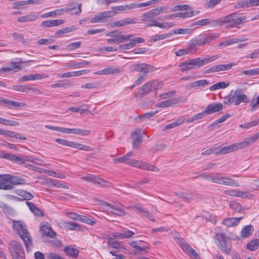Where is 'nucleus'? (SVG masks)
I'll return each instance as SVG.
<instances>
[{
  "instance_id": "nucleus-41",
  "label": "nucleus",
  "mask_w": 259,
  "mask_h": 259,
  "mask_svg": "<svg viewBox=\"0 0 259 259\" xmlns=\"http://www.w3.org/2000/svg\"><path fill=\"white\" fill-rule=\"evenodd\" d=\"M118 71V69L115 67H109L103 70L98 71L95 73L98 75H109L117 73Z\"/></svg>"
},
{
  "instance_id": "nucleus-13",
  "label": "nucleus",
  "mask_w": 259,
  "mask_h": 259,
  "mask_svg": "<svg viewBox=\"0 0 259 259\" xmlns=\"http://www.w3.org/2000/svg\"><path fill=\"white\" fill-rule=\"evenodd\" d=\"M0 104L8 108H24L26 106L25 103H19L10 99H6L0 97Z\"/></svg>"
},
{
  "instance_id": "nucleus-52",
  "label": "nucleus",
  "mask_w": 259,
  "mask_h": 259,
  "mask_svg": "<svg viewBox=\"0 0 259 259\" xmlns=\"http://www.w3.org/2000/svg\"><path fill=\"white\" fill-rule=\"evenodd\" d=\"M259 104V94L255 93L252 98L250 102V106L251 107V111H255Z\"/></svg>"
},
{
  "instance_id": "nucleus-40",
  "label": "nucleus",
  "mask_w": 259,
  "mask_h": 259,
  "mask_svg": "<svg viewBox=\"0 0 259 259\" xmlns=\"http://www.w3.org/2000/svg\"><path fill=\"white\" fill-rule=\"evenodd\" d=\"M247 38H232L229 39L225 41L222 42L219 44L220 46L227 47L234 44L238 43L247 40Z\"/></svg>"
},
{
  "instance_id": "nucleus-5",
  "label": "nucleus",
  "mask_w": 259,
  "mask_h": 259,
  "mask_svg": "<svg viewBox=\"0 0 259 259\" xmlns=\"http://www.w3.org/2000/svg\"><path fill=\"white\" fill-rule=\"evenodd\" d=\"M133 69L135 71L141 72L135 81L132 87H135L144 81L149 73L152 72L154 68L151 65L145 63H138L133 65Z\"/></svg>"
},
{
  "instance_id": "nucleus-2",
  "label": "nucleus",
  "mask_w": 259,
  "mask_h": 259,
  "mask_svg": "<svg viewBox=\"0 0 259 259\" xmlns=\"http://www.w3.org/2000/svg\"><path fill=\"white\" fill-rule=\"evenodd\" d=\"M133 155V152L131 151L128 152L126 155L122 157L114 159L113 161L114 163L120 162L126 163V164L130 166H134L135 167L141 168L144 170L154 171H158V168L153 165H151L142 161H139L133 159H130V157Z\"/></svg>"
},
{
  "instance_id": "nucleus-19",
  "label": "nucleus",
  "mask_w": 259,
  "mask_h": 259,
  "mask_svg": "<svg viewBox=\"0 0 259 259\" xmlns=\"http://www.w3.org/2000/svg\"><path fill=\"white\" fill-rule=\"evenodd\" d=\"M136 23V19L125 18L119 21H114L112 23L113 27H123L130 24H134Z\"/></svg>"
},
{
  "instance_id": "nucleus-25",
  "label": "nucleus",
  "mask_w": 259,
  "mask_h": 259,
  "mask_svg": "<svg viewBox=\"0 0 259 259\" xmlns=\"http://www.w3.org/2000/svg\"><path fill=\"white\" fill-rule=\"evenodd\" d=\"M8 174L0 175V189L2 190H12L13 188L11 184H9Z\"/></svg>"
},
{
  "instance_id": "nucleus-16",
  "label": "nucleus",
  "mask_w": 259,
  "mask_h": 259,
  "mask_svg": "<svg viewBox=\"0 0 259 259\" xmlns=\"http://www.w3.org/2000/svg\"><path fill=\"white\" fill-rule=\"evenodd\" d=\"M223 109V104L221 103H212L208 104L204 110L206 114H211L212 113L221 111Z\"/></svg>"
},
{
  "instance_id": "nucleus-30",
  "label": "nucleus",
  "mask_w": 259,
  "mask_h": 259,
  "mask_svg": "<svg viewBox=\"0 0 259 259\" xmlns=\"http://www.w3.org/2000/svg\"><path fill=\"white\" fill-rule=\"evenodd\" d=\"M254 230V227L251 225L245 226L242 228L240 232V235L243 238H248L252 235Z\"/></svg>"
},
{
  "instance_id": "nucleus-18",
  "label": "nucleus",
  "mask_w": 259,
  "mask_h": 259,
  "mask_svg": "<svg viewBox=\"0 0 259 259\" xmlns=\"http://www.w3.org/2000/svg\"><path fill=\"white\" fill-rule=\"evenodd\" d=\"M48 76L45 74H28L26 75H23L20 77L19 78L18 81L19 82H24V81H27L29 80H38L42 78H46L48 77Z\"/></svg>"
},
{
  "instance_id": "nucleus-34",
  "label": "nucleus",
  "mask_w": 259,
  "mask_h": 259,
  "mask_svg": "<svg viewBox=\"0 0 259 259\" xmlns=\"http://www.w3.org/2000/svg\"><path fill=\"white\" fill-rule=\"evenodd\" d=\"M201 36L205 44H207L218 38L219 37V34L217 33L208 32L201 34Z\"/></svg>"
},
{
  "instance_id": "nucleus-28",
  "label": "nucleus",
  "mask_w": 259,
  "mask_h": 259,
  "mask_svg": "<svg viewBox=\"0 0 259 259\" xmlns=\"http://www.w3.org/2000/svg\"><path fill=\"white\" fill-rule=\"evenodd\" d=\"M180 243L182 249L189 256L193 257L195 258L197 257V253L194 249L191 248L190 245L185 242H183L182 241H181Z\"/></svg>"
},
{
  "instance_id": "nucleus-24",
  "label": "nucleus",
  "mask_w": 259,
  "mask_h": 259,
  "mask_svg": "<svg viewBox=\"0 0 259 259\" xmlns=\"http://www.w3.org/2000/svg\"><path fill=\"white\" fill-rule=\"evenodd\" d=\"M226 195L232 196L237 197L241 198L247 197V192L245 191H239L237 189L227 190L224 191Z\"/></svg>"
},
{
  "instance_id": "nucleus-26",
  "label": "nucleus",
  "mask_w": 259,
  "mask_h": 259,
  "mask_svg": "<svg viewBox=\"0 0 259 259\" xmlns=\"http://www.w3.org/2000/svg\"><path fill=\"white\" fill-rule=\"evenodd\" d=\"M242 219L243 217L226 218L223 220L222 224L228 227H231L237 226Z\"/></svg>"
},
{
  "instance_id": "nucleus-10",
  "label": "nucleus",
  "mask_w": 259,
  "mask_h": 259,
  "mask_svg": "<svg viewBox=\"0 0 259 259\" xmlns=\"http://www.w3.org/2000/svg\"><path fill=\"white\" fill-rule=\"evenodd\" d=\"M0 157L10 160L18 164H25L26 161L29 160L28 156H24L22 157H20L15 154H11L5 152H0Z\"/></svg>"
},
{
  "instance_id": "nucleus-7",
  "label": "nucleus",
  "mask_w": 259,
  "mask_h": 259,
  "mask_svg": "<svg viewBox=\"0 0 259 259\" xmlns=\"http://www.w3.org/2000/svg\"><path fill=\"white\" fill-rule=\"evenodd\" d=\"M101 207L103 211L108 213H112L119 216H122L125 213L121 206L113 205L105 201L101 203Z\"/></svg>"
},
{
  "instance_id": "nucleus-27",
  "label": "nucleus",
  "mask_w": 259,
  "mask_h": 259,
  "mask_svg": "<svg viewBox=\"0 0 259 259\" xmlns=\"http://www.w3.org/2000/svg\"><path fill=\"white\" fill-rule=\"evenodd\" d=\"M108 244L112 248L117 249L118 251L124 252L126 250L125 246L122 243L118 242L113 238L109 239Z\"/></svg>"
},
{
  "instance_id": "nucleus-38",
  "label": "nucleus",
  "mask_w": 259,
  "mask_h": 259,
  "mask_svg": "<svg viewBox=\"0 0 259 259\" xmlns=\"http://www.w3.org/2000/svg\"><path fill=\"white\" fill-rule=\"evenodd\" d=\"M259 247V239H254L249 241L246 244V248L247 250L253 251L257 249Z\"/></svg>"
},
{
  "instance_id": "nucleus-44",
  "label": "nucleus",
  "mask_w": 259,
  "mask_h": 259,
  "mask_svg": "<svg viewBox=\"0 0 259 259\" xmlns=\"http://www.w3.org/2000/svg\"><path fill=\"white\" fill-rule=\"evenodd\" d=\"M246 19V16H242L238 17L237 19L235 20L233 22L228 23L226 24V27L227 28H233L237 27L239 25L241 24Z\"/></svg>"
},
{
  "instance_id": "nucleus-29",
  "label": "nucleus",
  "mask_w": 259,
  "mask_h": 259,
  "mask_svg": "<svg viewBox=\"0 0 259 259\" xmlns=\"http://www.w3.org/2000/svg\"><path fill=\"white\" fill-rule=\"evenodd\" d=\"M64 23V21L61 19L57 20H50L47 21H44L42 22L40 25L41 27H52L53 26H57L60 25Z\"/></svg>"
},
{
  "instance_id": "nucleus-55",
  "label": "nucleus",
  "mask_w": 259,
  "mask_h": 259,
  "mask_svg": "<svg viewBox=\"0 0 259 259\" xmlns=\"http://www.w3.org/2000/svg\"><path fill=\"white\" fill-rule=\"evenodd\" d=\"M186 49L189 54H193L197 50V47L192 39L188 43Z\"/></svg>"
},
{
  "instance_id": "nucleus-4",
  "label": "nucleus",
  "mask_w": 259,
  "mask_h": 259,
  "mask_svg": "<svg viewBox=\"0 0 259 259\" xmlns=\"http://www.w3.org/2000/svg\"><path fill=\"white\" fill-rule=\"evenodd\" d=\"M249 100L247 96L240 93L238 90L232 91L228 95L224 98L223 103L225 105H230L234 104L238 105L242 102L248 103Z\"/></svg>"
},
{
  "instance_id": "nucleus-64",
  "label": "nucleus",
  "mask_w": 259,
  "mask_h": 259,
  "mask_svg": "<svg viewBox=\"0 0 259 259\" xmlns=\"http://www.w3.org/2000/svg\"><path fill=\"white\" fill-rule=\"evenodd\" d=\"M229 205L233 210L237 212H239L242 209L241 205L239 203L235 201H231Z\"/></svg>"
},
{
  "instance_id": "nucleus-23",
  "label": "nucleus",
  "mask_w": 259,
  "mask_h": 259,
  "mask_svg": "<svg viewBox=\"0 0 259 259\" xmlns=\"http://www.w3.org/2000/svg\"><path fill=\"white\" fill-rule=\"evenodd\" d=\"M202 177L204 179L208 180L211 182L217 183L221 185H222V182L224 178V177L219 173H216L211 175H203L202 176Z\"/></svg>"
},
{
  "instance_id": "nucleus-21",
  "label": "nucleus",
  "mask_w": 259,
  "mask_h": 259,
  "mask_svg": "<svg viewBox=\"0 0 259 259\" xmlns=\"http://www.w3.org/2000/svg\"><path fill=\"white\" fill-rule=\"evenodd\" d=\"M153 90L151 81H148L145 83L138 91L137 96L140 97H143L148 94L150 91Z\"/></svg>"
},
{
  "instance_id": "nucleus-14",
  "label": "nucleus",
  "mask_w": 259,
  "mask_h": 259,
  "mask_svg": "<svg viewBox=\"0 0 259 259\" xmlns=\"http://www.w3.org/2000/svg\"><path fill=\"white\" fill-rule=\"evenodd\" d=\"M145 41L144 39L140 37H136L130 39L129 43L120 45L119 48L122 51H125L135 47L137 44L143 43Z\"/></svg>"
},
{
  "instance_id": "nucleus-62",
  "label": "nucleus",
  "mask_w": 259,
  "mask_h": 259,
  "mask_svg": "<svg viewBox=\"0 0 259 259\" xmlns=\"http://www.w3.org/2000/svg\"><path fill=\"white\" fill-rule=\"evenodd\" d=\"M38 91H39L37 89L32 87L31 85H24L23 93H25L26 94H36Z\"/></svg>"
},
{
  "instance_id": "nucleus-50",
  "label": "nucleus",
  "mask_w": 259,
  "mask_h": 259,
  "mask_svg": "<svg viewBox=\"0 0 259 259\" xmlns=\"http://www.w3.org/2000/svg\"><path fill=\"white\" fill-rule=\"evenodd\" d=\"M237 64V63L231 62L227 64L217 65V72L230 70L233 66H236Z\"/></svg>"
},
{
  "instance_id": "nucleus-43",
  "label": "nucleus",
  "mask_w": 259,
  "mask_h": 259,
  "mask_svg": "<svg viewBox=\"0 0 259 259\" xmlns=\"http://www.w3.org/2000/svg\"><path fill=\"white\" fill-rule=\"evenodd\" d=\"M210 83L206 79H201L194 81L187 86V88L191 89L195 87L205 86L209 84Z\"/></svg>"
},
{
  "instance_id": "nucleus-59",
  "label": "nucleus",
  "mask_w": 259,
  "mask_h": 259,
  "mask_svg": "<svg viewBox=\"0 0 259 259\" xmlns=\"http://www.w3.org/2000/svg\"><path fill=\"white\" fill-rule=\"evenodd\" d=\"M151 81L153 90L156 91L161 89L164 84L162 81H159L157 80H153Z\"/></svg>"
},
{
  "instance_id": "nucleus-36",
  "label": "nucleus",
  "mask_w": 259,
  "mask_h": 259,
  "mask_svg": "<svg viewBox=\"0 0 259 259\" xmlns=\"http://www.w3.org/2000/svg\"><path fill=\"white\" fill-rule=\"evenodd\" d=\"M64 252L66 255L74 258H77L79 254V250L77 249L70 246H66L64 248Z\"/></svg>"
},
{
  "instance_id": "nucleus-22",
  "label": "nucleus",
  "mask_w": 259,
  "mask_h": 259,
  "mask_svg": "<svg viewBox=\"0 0 259 259\" xmlns=\"http://www.w3.org/2000/svg\"><path fill=\"white\" fill-rule=\"evenodd\" d=\"M38 18V15L34 13L31 12L29 14L19 17L17 21L19 22H33L36 20Z\"/></svg>"
},
{
  "instance_id": "nucleus-47",
  "label": "nucleus",
  "mask_w": 259,
  "mask_h": 259,
  "mask_svg": "<svg viewBox=\"0 0 259 259\" xmlns=\"http://www.w3.org/2000/svg\"><path fill=\"white\" fill-rule=\"evenodd\" d=\"M71 144V147L74 148H76L85 151H91L93 150V148L90 146L84 145L76 142L72 141Z\"/></svg>"
},
{
  "instance_id": "nucleus-46",
  "label": "nucleus",
  "mask_w": 259,
  "mask_h": 259,
  "mask_svg": "<svg viewBox=\"0 0 259 259\" xmlns=\"http://www.w3.org/2000/svg\"><path fill=\"white\" fill-rule=\"evenodd\" d=\"M239 17H237V15L236 13H232L230 15H228L226 16H225L224 18V19L222 21L220 22L219 25H222V24H227L228 23H230L231 22H233L235 21V20L238 18Z\"/></svg>"
},
{
  "instance_id": "nucleus-32",
  "label": "nucleus",
  "mask_w": 259,
  "mask_h": 259,
  "mask_svg": "<svg viewBox=\"0 0 259 259\" xmlns=\"http://www.w3.org/2000/svg\"><path fill=\"white\" fill-rule=\"evenodd\" d=\"M193 16L192 12H179L176 14H169L164 16V19H169L174 17H181L183 18L191 17Z\"/></svg>"
},
{
  "instance_id": "nucleus-45",
  "label": "nucleus",
  "mask_w": 259,
  "mask_h": 259,
  "mask_svg": "<svg viewBox=\"0 0 259 259\" xmlns=\"http://www.w3.org/2000/svg\"><path fill=\"white\" fill-rule=\"evenodd\" d=\"M78 7V10L75 13L76 15H78L81 12V4H75L74 3H70L68 7L65 8L66 12H68L71 10H73Z\"/></svg>"
},
{
  "instance_id": "nucleus-11",
  "label": "nucleus",
  "mask_w": 259,
  "mask_h": 259,
  "mask_svg": "<svg viewBox=\"0 0 259 259\" xmlns=\"http://www.w3.org/2000/svg\"><path fill=\"white\" fill-rule=\"evenodd\" d=\"M113 16V12L112 11L100 12L92 19L91 22L92 23L105 22L107 19Z\"/></svg>"
},
{
  "instance_id": "nucleus-35",
  "label": "nucleus",
  "mask_w": 259,
  "mask_h": 259,
  "mask_svg": "<svg viewBox=\"0 0 259 259\" xmlns=\"http://www.w3.org/2000/svg\"><path fill=\"white\" fill-rule=\"evenodd\" d=\"M179 102V100L176 98L171 99L164 101L160 102L155 106L156 107L163 108L172 106Z\"/></svg>"
},
{
  "instance_id": "nucleus-53",
  "label": "nucleus",
  "mask_w": 259,
  "mask_h": 259,
  "mask_svg": "<svg viewBox=\"0 0 259 259\" xmlns=\"http://www.w3.org/2000/svg\"><path fill=\"white\" fill-rule=\"evenodd\" d=\"M184 122V120L182 117L176 120L175 121L167 124L163 130H168L173 128H175L180 125H181L182 123Z\"/></svg>"
},
{
  "instance_id": "nucleus-8",
  "label": "nucleus",
  "mask_w": 259,
  "mask_h": 259,
  "mask_svg": "<svg viewBox=\"0 0 259 259\" xmlns=\"http://www.w3.org/2000/svg\"><path fill=\"white\" fill-rule=\"evenodd\" d=\"M215 237L218 241V247L223 252L229 254L231 252V242L227 240V238L221 233H217Z\"/></svg>"
},
{
  "instance_id": "nucleus-6",
  "label": "nucleus",
  "mask_w": 259,
  "mask_h": 259,
  "mask_svg": "<svg viewBox=\"0 0 259 259\" xmlns=\"http://www.w3.org/2000/svg\"><path fill=\"white\" fill-rule=\"evenodd\" d=\"M8 249L12 259H25L24 250L20 242L16 240L11 241Z\"/></svg>"
},
{
  "instance_id": "nucleus-1",
  "label": "nucleus",
  "mask_w": 259,
  "mask_h": 259,
  "mask_svg": "<svg viewBox=\"0 0 259 259\" xmlns=\"http://www.w3.org/2000/svg\"><path fill=\"white\" fill-rule=\"evenodd\" d=\"M167 8L165 6L157 7L152 9L141 15V21L142 22H150L147 23L146 27L155 26L162 29H168L175 26V24L173 22H166L161 23L159 21L155 20L154 18L156 16L162 13L166 12Z\"/></svg>"
},
{
  "instance_id": "nucleus-42",
  "label": "nucleus",
  "mask_w": 259,
  "mask_h": 259,
  "mask_svg": "<svg viewBox=\"0 0 259 259\" xmlns=\"http://www.w3.org/2000/svg\"><path fill=\"white\" fill-rule=\"evenodd\" d=\"M218 22L215 20L210 21L208 19H203L201 20H198L192 24V26H205L208 24H213L216 25L218 24Z\"/></svg>"
},
{
  "instance_id": "nucleus-33",
  "label": "nucleus",
  "mask_w": 259,
  "mask_h": 259,
  "mask_svg": "<svg viewBox=\"0 0 259 259\" xmlns=\"http://www.w3.org/2000/svg\"><path fill=\"white\" fill-rule=\"evenodd\" d=\"M234 144L221 148L215 153L216 155H224L236 151Z\"/></svg>"
},
{
  "instance_id": "nucleus-37",
  "label": "nucleus",
  "mask_w": 259,
  "mask_h": 259,
  "mask_svg": "<svg viewBox=\"0 0 259 259\" xmlns=\"http://www.w3.org/2000/svg\"><path fill=\"white\" fill-rule=\"evenodd\" d=\"M142 241H133L130 243V245L134 248V252L135 253H142L145 251L146 247L142 245Z\"/></svg>"
},
{
  "instance_id": "nucleus-39",
  "label": "nucleus",
  "mask_w": 259,
  "mask_h": 259,
  "mask_svg": "<svg viewBox=\"0 0 259 259\" xmlns=\"http://www.w3.org/2000/svg\"><path fill=\"white\" fill-rule=\"evenodd\" d=\"M26 204L30 210L35 215L42 216L44 215L42 211L33 203L27 201Z\"/></svg>"
},
{
  "instance_id": "nucleus-58",
  "label": "nucleus",
  "mask_w": 259,
  "mask_h": 259,
  "mask_svg": "<svg viewBox=\"0 0 259 259\" xmlns=\"http://www.w3.org/2000/svg\"><path fill=\"white\" fill-rule=\"evenodd\" d=\"M172 35L171 33H168L162 34H155L152 36V39L154 41L162 40L170 37Z\"/></svg>"
},
{
  "instance_id": "nucleus-31",
  "label": "nucleus",
  "mask_w": 259,
  "mask_h": 259,
  "mask_svg": "<svg viewBox=\"0 0 259 259\" xmlns=\"http://www.w3.org/2000/svg\"><path fill=\"white\" fill-rule=\"evenodd\" d=\"M6 177L9 178V181L11 182L10 184L12 185H24L26 183V180L25 179L17 176L8 175V176Z\"/></svg>"
},
{
  "instance_id": "nucleus-49",
  "label": "nucleus",
  "mask_w": 259,
  "mask_h": 259,
  "mask_svg": "<svg viewBox=\"0 0 259 259\" xmlns=\"http://www.w3.org/2000/svg\"><path fill=\"white\" fill-rule=\"evenodd\" d=\"M222 185H228L233 187H239V184L236 181L228 177H224Z\"/></svg>"
},
{
  "instance_id": "nucleus-61",
  "label": "nucleus",
  "mask_w": 259,
  "mask_h": 259,
  "mask_svg": "<svg viewBox=\"0 0 259 259\" xmlns=\"http://www.w3.org/2000/svg\"><path fill=\"white\" fill-rule=\"evenodd\" d=\"M242 74H243L248 76H254L259 74V68H254L253 69H250L247 70H244L241 72Z\"/></svg>"
},
{
  "instance_id": "nucleus-51",
  "label": "nucleus",
  "mask_w": 259,
  "mask_h": 259,
  "mask_svg": "<svg viewBox=\"0 0 259 259\" xmlns=\"http://www.w3.org/2000/svg\"><path fill=\"white\" fill-rule=\"evenodd\" d=\"M230 84V83L229 82H225L224 81L223 82H220L218 83H217L212 85H211L209 88V90L211 91H214L217 90L221 89H225L227 87H228Z\"/></svg>"
},
{
  "instance_id": "nucleus-60",
  "label": "nucleus",
  "mask_w": 259,
  "mask_h": 259,
  "mask_svg": "<svg viewBox=\"0 0 259 259\" xmlns=\"http://www.w3.org/2000/svg\"><path fill=\"white\" fill-rule=\"evenodd\" d=\"M79 221L91 226H93L96 223L94 220L82 215H81Z\"/></svg>"
},
{
  "instance_id": "nucleus-54",
  "label": "nucleus",
  "mask_w": 259,
  "mask_h": 259,
  "mask_svg": "<svg viewBox=\"0 0 259 259\" xmlns=\"http://www.w3.org/2000/svg\"><path fill=\"white\" fill-rule=\"evenodd\" d=\"M234 7L236 9L248 8H249L248 0H239L234 4Z\"/></svg>"
},
{
  "instance_id": "nucleus-48",
  "label": "nucleus",
  "mask_w": 259,
  "mask_h": 259,
  "mask_svg": "<svg viewBox=\"0 0 259 259\" xmlns=\"http://www.w3.org/2000/svg\"><path fill=\"white\" fill-rule=\"evenodd\" d=\"M87 72V70H82L79 71H71L64 73L63 76L65 78L72 77L75 76H78L84 74Z\"/></svg>"
},
{
  "instance_id": "nucleus-20",
  "label": "nucleus",
  "mask_w": 259,
  "mask_h": 259,
  "mask_svg": "<svg viewBox=\"0 0 259 259\" xmlns=\"http://www.w3.org/2000/svg\"><path fill=\"white\" fill-rule=\"evenodd\" d=\"M135 235L133 231L128 230H124L121 232H114L112 234V236L118 239H124L132 237Z\"/></svg>"
},
{
  "instance_id": "nucleus-12",
  "label": "nucleus",
  "mask_w": 259,
  "mask_h": 259,
  "mask_svg": "<svg viewBox=\"0 0 259 259\" xmlns=\"http://www.w3.org/2000/svg\"><path fill=\"white\" fill-rule=\"evenodd\" d=\"M132 138L133 147L135 149H137L140 146L143 141L142 133L140 129H136L131 134Z\"/></svg>"
},
{
  "instance_id": "nucleus-3",
  "label": "nucleus",
  "mask_w": 259,
  "mask_h": 259,
  "mask_svg": "<svg viewBox=\"0 0 259 259\" xmlns=\"http://www.w3.org/2000/svg\"><path fill=\"white\" fill-rule=\"evenodd\" d=\"M14 230L20 235L23 241L26 250L29 251L32 246V239L25 225L21 221H13Z\"/></svg>"
},
{
  "instance_id": "nucleus-56",
  "label": "nucleus",
  "mask_w": 259,
  "mask_h": 259,
  "mask_svg": "<svg viewBox=\"0 0 259 259\" xmlns=\"http://www.w3.org/2000/svg\"><path fill=\"white\" fill-rule=\"evenodd\" d=\"M65 227L70 230L79 231L81 230L80 226L77 223L71 222L65 223Z\"/></svg>"
},
{
  "instance_id": "nucleus-63",
  "label": "nucleus",
  "mask_w": 259,
  "mask_h": 259,
  "mask_svg": "<svg viewBox=\"0 0 259 259\" xmlns=\"http://www.w3.org/2000/svg\"><path fill=\"white\" fill-rule=\"evenodd\" d=\"M124 6H125L126 11L143 7L142 3H140V4L131 3V4H128V5H125Z\"/></svg>"
},
{
  "instance_id": "nucleus-15",
  "label": "nucleus",
  "mask_w": 259,
  "mask_h": 259,
  "mask_svg": "<svg viewBox=\"0 0 259 259\" xmlns=\"http://www.w3.org/2000/svg\"><path fill=\"white\" fill-rule=\"evenodd\" d=\"M82 179L84 181L92 182L100 186H106L108 183L104 180L91 174H89L87 176L83 177Z\"/></svg>"
},
{
  "instance_id": "nucleus-17",
  "label": "nucleus",
  "mask_w": 259,
  "mask_h": 259,
  "mask_svg": "<svg viewBox=\"0 0 259 259\" xmlns=\"http://www.w3.org/2000/svg\"><path fill=\"white\" fill-rule=\"evenodd\" d=\"M41 234L47 237L53 238L56 236V233L52 230L50 225L47 223H42L40 228Z\"/></svg>"
},
{
  "instance_id": "nucleus-9",
  "label": "nucleus",
  "mask_w": 259,
  "mask_h": 259,
  "mask_svg": "<svg viewBox=\"0 0 259 259\" xmlns=\"http://www.w3.org/2000/svg\"><path fill=\"white\" fill-rule=\"evenodd\" d=\"M179 67L182 72L188 71L196 68L201 67L198 58L189 59L181 64Z\"/></svg>"
},
{
  "instance_id": "nucleus-57",
  "label": "nucleus",
  "mask_w": 259,
  "mask_h": 259,
  "mask_svg": "<svg viewBox=\"0 0 259 259\" xmlns=\"http://www.w3.org/2000/svg\"><path fill=\"white\" fill-rule=\"evenodd\" d=\"M81 45V41H79L77 42H71L67 45L66 47V49L68 51H73L77 48L80 47Z\"/></svg>"
}]
</instances>
